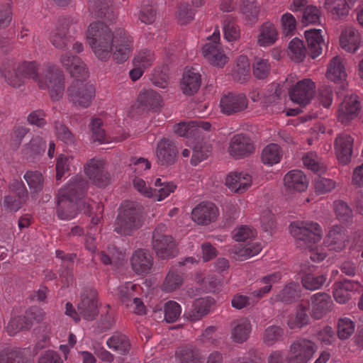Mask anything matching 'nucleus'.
<instances>
[{"label": "nucleus", "instance_id": "55", "mask_svg": "<svg viewBox=\"0 0 363 363\" xmlns=\"http://www.w3.org/2000/svg\"><path fill=\"white\" fill-rule=\"evenodd\" d=\"M74 158L72 156L60 155L56 162V179L60 181L66 173L70 171V167L74 164Z\"/></svg>", "mask_w": 363, "mask_h": 363}, {"label": "nucleus", "instance_id": "48", "mask_svg": "<svg viewBox=\"0 0 363 363\" xmlns=\"http://www.w3.org/2000/svg\"><path fill=\"white\" fill-rule=\"evenodd\" d=\"M154 185L155 194L152 198L159 201L167 198L176 189V185L173 182L162 181L160 178L155 179Z\"/></svg>", "mask_w": 363, "mask_h": 363}, {"label": "nucleus", "instance_id": "22", "mask_svg": "<svg viewBox=\"0 0 363 363\" xmlns=\"http://www.w3.org/2000/svg\"><path fill=\"white\" fill-rule=\"evenodd\" d=\"M60 62L72 77L86 79L88 77L86 65L79 57L65 52L62 55Z\"/></svg>", "mask_w": 363, "mask_h": 363}, {"label": "nucleus", "instance_id": "60", "mask_svg": "<svg viewBox=\"0 0 363 363\" xmlns=\"http://www.w3.org/2000/svg\"><path fill=\"white\" fill-rule=\"evenodd\" d=\"M302 160L304 166L315 173L321 174L325 169L324 164L320 162L318 157L315 153H307Z\"/></svg>", "mask_w": 363, "mask_h": 363}, {"label": "nucleus", "instance_id": "46", "mask_svg": "<svg viewBox=\"0 0 363 363\" xmlns=\"http://www.w3.org/2000/svg\"><path fill=\"white\" fill-rule=\"evenodd\" d=\"M282 157L281 147L274 143L267 145L262 152V161L264 164L272 166L280 162Z\"/></svg>", "mask_w": 363, "mask_h": 363}, {"label": "nucleus", "instance_id": "63", "mask_svg": "<svg viewBox=\"0 0 363 363\" xmlns=\"http://www.w3.org/2000/svg\"><path fill=\"white\" fill-rule=\"evenodd\" d=\"M241 10L246 19L251 21L257 19L259 8L255 0H243Z\"/></svg>", "mask_w": 363, "mask_h": 363}, {"label": "nucleus", "instance_id": "62", "mask_svg": "<svg viewBox=\"0 0 363 363\" xmlns=\"http://www.w3.org/2000/svg\"><path fill=\"white\" fill-rule=\"evenodd\" d=\"M140 289V286L131 281L125 282L121 284L119 288V295L121 301L129 306L128 301L135 297V293Z\"/></svg>", "mask_w": 363, "mask_h": 363}, {"label": "nucleus", "instance_id": "49", "mask_svg": "<svg viewBox=\"0 0 363 363\" xmlns=\"http://www.w3.org/2000/svg\"><path fill=\"white\" fill-rule=\"evenodd\" d=\"M138 101L141 105L156 111L160 106L161 96L153 90H147L139 94Z\"/></svg>", "mask_w": 363, "mask_h": 363}, {"label": "nucleus", "instance_id": "4", "mask_svg": "<svg viewBox=\"0 0 363 363\" xmlns=\"http://www.w3.org/2000/svg\"><path fill=\"white\" fill-rule=\"evenodd\" d=\"M290 233L296 240L302 241L309 248L310 257L312 261L319 262L326 257V252L321 246H313L319 242L323 236L320 225L315 222L296 221L291 223Z\"/></svg>", "mask_w": 363, "mask_h": 363}, {"label": "nucleus", "instance_id": "34", "mask_svg": "<svg viewBox=\"0 0 363 363\" xmlns=\"http://www.w3.org/2000/svg\"><path fill=\"white\" fill-rule=\"evenodd\" d=\"M340 45L348 52H355L359 48L361 36L359 31L352 27L345 28L340 36Z\"/></svg>", "mask_w": 363, "mask_h": 363}, {"label": "nucleus", "instance_id": "28", "mask_svg": "<svg viewBox=\"0 0 363 363\" xmlns=\"http://www.w3.org/2000/svg\"><path fill=\"white\" fill-rule=\"evenodd\" d=\"M333 301L326 293H317L311 297V314L315 319L321 318L331 311Z\"/></svg>", "mask_w": 363, "mask_h": 363}, {"label": "nucleus", "instance_id": "58", "mask_svg": "<svg viewBox=\"0 0 363 363\" xmlns=\"http://www.w3.org/2000/svg\"><path fill=\"white\" fill-rule=\"evenodd\" d=\"M90 128L92 132V138L94 141L100 143H107L110 142L104 129L101 118H94L90 123Z\"/></svg>", "mask_w": 363, "mask_h": 363}, {"label": "nucleus", "instance_id": "30", "mask_svg": "<svg viewBox=\"0 0 363 363\" xmlns=\"http://www.w3.org/2000/svg\"><path fill=\"white\" fill-rule=\"evenodd\" d=\"M285 187L289 191H304L308 186L306 174L299 169H293L286 174L284 178Z\"/></svg>", "mask_w": 363, "mask_h": 363}, {"label": "nucleus", "instance_id": "7", "mask_svg": "<svg viewBox=\"0 0 363 363\" xmlns=\"http://www.w3.org/2000/svg\"><path fill=\"white\" fill-rule=\"evenodd\" d=\"M76 79L67 89L68 99L77 106L87 108L95 96V88L91 84L84 82V79Z\"/></svg>", "mask_w": 363, "mask_h": 363}, {"label": "nucleus", "instance_id": "11", "mask_svg": "<svg viewBox=\"0 0 363 363\" xmlns=\"http://www.w3.org/2000/svg\"><path fill=\"white\" fill-rule=\"evenodd\" d=\"M44 347L38 342L33 354L29 347H6L0 352V363H33V357Z\"/></svg>", "mask_w": 363, "mask_h": 363}, {"label": "nucleus", "instance_id": "14", "mask_svg": "<svg viewBox=\"0 0 363 363\" xmlns=\"http://www.w3.org/2000/svg\"><path fill=\"white\" fill-rule=\"evenodd\" d=\"M315 84L311 79H303L298 81L289 90L291 100L301 106H306L313 99Z\"/></svg>", "mask_w": 363, "mask_h": 363}, {"label": "nucleus", "instance_id": "45", "mask_svg": "<svg viewBox=\"0 0 363 363\" xmlns=\"http://www.w3.org/2000/svg\"><path fill=\"white\" fill-rule=\"evenodd\" d=\"M281 279V274L279 272L263 277L259 281L261 285H264L259 289L254 291L252 294L254 297L260 298L266 294H268L274 284L278 282Z\"/></svg>", "mask_w": 363, "mask_h": 363}, {"label": "nucleus", "instance_id": "29", "mask_svg": "<svg viewBox=\"0 0 363 363\" xmlns=\"http://www.w3.org/2000/svg\"><path fill=\"white\" fill-rule=\"evenodd\" d=\"M214 305V299L210 296L195 300L191 308L184 315L191 321H196L207 315Z\"/></svg>", "mask_w": 363, "mask_h": 363}, {"label": "nucleus", "instance_id": "43", "mask_svg": "<svg viewBox=\"0 0 363 363\" xmlns=\"http://www.w3.org/2000/svg\"><path fill=\"white\" fill-rule=\"evenodd\" d=\"M325 8L335 19L346 16L350 10L346 0H325Z\"/></svg>", "mask_w": 363, "mask_h": 363}, {"label": "nucleus", "instance_id": "27", "mask_svg": "<svg viewBox=\"0 0 363 363\" xmlns=\"http://www.w3.org/2000/svg\"><path fill=\"white\" fill-rule=\"evenodd\" d=\"M252 176L244 172L230 173L226 178L225 184L233 191L242 194L252 185Z\"/></svg>", "mask_w": 363, "mask_h": 363}, {"label": "nucleus", "instance_id": "18", "mask_svg": "<svg viewBox=\"0 0 363 363\" xmlns=\"http://www.w3.org/2000/svg\"><path fill=\"white\" fill-rule=\"evenodd\" d=\"M105 162L102 159L93 158L84 167L85 174L97 186H106L110 180L109 174L104 169Z\"/></svg>", "mask_w": 363, "mask_h": 363}, {"label": "nucleus", "instance_id": "64", "mask_svg": "<svg viewBox=\"0 0 363 363\" xmlns=\"http://www.w3.org/2000/svg\"><path fill=\"white\" fill-rule=\"evenodd\" d=\"M182 313L181 306L174 301H169L164 305V319L167 323H174L178 320Z\"/></svg>", "mask_w": 363, "mask_h": 363}, {"label": "nucleus", "instance_id": "26", "mask_svg": "<svg viewBox=\"0 0 363 363\" xmlns=\"http://www.w3.org/2000/svg\"><path fill=\"white\" fill-rule=\"evenodd\" d=\"M354 139L347 133L340 134L335 139V148L339 162L346 164L351 160Z\"/></svg>", "mask_w": 363, "mask_h": 363}, {"label": "nucleus", "instance_id": "8", "mask_svg": "<svg viewBox=\"0 0 363 363\" xmlns=\"http://www.w3.org/2000/svg\"><path fill=\"white\" fill-rule=\"evenodd\" d=\"M164 225H158L152 235V247L158 257L168 259L176 257L178 249L175 240L171 235L162 233Z\"/></svg>", "mask_w": 363, "mask_h": 363}, {"label": "nucleus", "instance_id": "33", "mask_svg": "<svg viewBox=\"0 0 363 363\" xmlns=\"http://www.w3.org/2000/svg\"><path fill=\"white\" fill-rule=\"evenodd\" d=\"M252 331V325L247 318L234 320L231 323V339L236 343H242L248 340Z\"/></svg>", "mask_w": 363, "mask_h": 363}, {"label": "nucleus", "instance_id": "15", "mask_svg": "<svg viewBox=\"0 0 363 363\" xmlns=\"http://www.w3.org/2000/svg\"><path fill=\"white\" fill-rule=\"evenodd\" d=\"M96 296L97 292L93 288H85L81 293L77 311L85 320H92L98 315Z\"/></svg>", "mask_w": 363, "mask_h": 363}, {"label": "nucleus", "instance_id": "21", "mask_svg": "<svg viewBox=\"0 0 363 363\" xmlns=\"http://www.w3.org/2000/svg\"><path fill=\"white\" fill-rule=\"evenodd\" d=\"M130 265L137 274L146 275L151 272L153 258L148 251L138 249L131 256Z\"/></svg>", "mask_w": 363, "mask_h": 363}, {"label": "nucleus", "instance_id": "44", "mask_svg": "<svg viewBox=\"0 0 363 363\" xmlns=\"http://www.w3.org/2000/svg\"><path fill=\"white\" fill-rule=\"evenodd\" d=\"M107 346L121 354L129 352L130 344L128 338L123 334L116 333L106 340Z\"/></svg>", "mask_w": 363, "mask_h": 363}, {"label": "nucleus", "instance_id": "50", "mask_svg": "<svg viewBox=\"0 0 363 363\" xmlns=\"http://www.w3.org/2000/svg\"><path fill=\"white\" fill-rule=\"evenodd\" d=\"M23 177L32 194H38L43 190L44 178L40 172L27 171Z\"/></svg>", "mask_w": 363, "mask_h": 363}, {"label": "nucleus", "instance_id": "31", "mask_svg": "<svg viewBox=\"0 0 363 363\" xmlns=\"http://www.w3.org/2000/svg\"><path fill=\"white\" fill-rule=\"evenodd\" d=\"M56 257L61 259V268L59 270L60 276L64 286H68L73 280L72 269L75 254H66L62 250H56Z\"/></svg>", "mask_w": 363, "mask_h": 363}, {"label": "nucleus", "instance_id": "61", "mask_svg": "<svg viewBox=\"0 0 363 363\" xmlns=\"http://www.w3.org/2000/svg\"><path fill=\"white\" fill-rule=\"evenodd\" d=\"M254 76L259 79L266 78L270 70V65L267 59L255 57L252 64Z\"/></svg>", "mask_w": 363, "mask_h": 363}, {"label": "nucleus", "instance_id": "17", "mask_svg": "<svg viewBox=\"0 0 363 363\" xmlns=\"http://www.w3.org/2000/svg\"><path fill=\"white\" fill-rule=\"evenodd\" d=\"M155 154L159 165L169 167L176 162L178 149L172 140L162 138L157 145Z\"/></svg>", "mask_w": 363, "mask_h": 363}, {"label": "nucleus", "instance_id": "23", "mask_svg": "<svg viewBox=\"0 0 363 363\" xmlns=\"http://www.w3.org/2000/svg\"><path fill=\"white\" fill-rule=\"evenodd\" d=\"M218 211L211 202H202L192 211L191 217L194 221L200 225H208L216 220Z\"/></svg>", "mask_w": 363, "mask_h": 363}, {"label": "nucleus", "instance_id": "39", "mask_svg": "<svg viewBox=\"0 0 363 363\" xmlns=\"http://www.w3.org/2000/svg\"><path fill=\"white\" fill-rule=\"evenodd\" d=\"M257 36V43L262 47H267L274 44L278 38V31L270 21L264 22L259 28Z\"/></svg>", "mask_w": 363, "mask_h": 363}, {"label": "nucleus", "instance_id": "51", "mask_svg": "<svg viewBox=\"0 0 363 363\" xmlns=\"http://www.w3.org/2000/svg\"><path fill=\"white\" fill-rule=\"evenodd\" d=\"M183 283V278L177 272L171 269L167 273L161 289L164 292H172L179 289Z\"/></svg>", "mask_w": 363, "mask_h": 363}, {"label": "nucleus", "instance_id": "59", "mask_svg": "<svg viewBox=\"0 0 363 363\" xmlns=\"http://www.w3.org/2000/svg\"><path fill=\"white\" fill-rule=\"evenodd\" d=\"M155 60L153 52L147 49L141 50L135 56L133 65L139 66L145 69L152 65Z\"/></svg>", "mask_w": 363, "mask_h": 363}, {"label": "nucleus", "instance_id": "24", "mask_svg": "<svg viewBox=\"0 0 363 363\" xmlns=\"http://www.w3.org/2000/svg\"><path fill=\"white\" fill-rule=\"evenodd\" d=\"M254 145L251 139L244 134L234 135L230 141L229 152L234 157L241 158L253 152Z\"/></svg>", "mask_w": 363, "mask_h": 363}, {"label": "nucleus", "instance_id": "16", "mask_svg": "<svg viewBox=\"0 0 363 363\" xmlns=\"http://www.w3.org/2000/svg\"><path fill=\"white\" fill-rule=\"evenodd\" d=\"M360 109L358 96L355 94L346 95L338 106V121L342 124L349 123L358 116Z\"/></svg>", "mask_w": 363, "mask_h": 363}, {"label": "nucleus", "instance_id": "47", "mask_svg": "<svg viewBox=\"0 0 363 363\" xmlns=\"http://www.w3.org/2000/svg\"><path fill=\"white\" fill-rule=\"evenodd\" d=\"M355 328L356 324L352 318L340 317L337 323V335L340 340H347L354 334Z\"/></svg>", "mask_w": 363, "mask_h": 363}, {"label": "nucleus", "instance_id": "57", "mask_svg": "<svg viewBox=\"0 0 363 363\" xmlns=\"http://www.w3.org/2000/svg\"><path fill=\"white\" fill-rule=\"evenodd\" d=\"M223 34L225 39L228 42L236 41L240 36V28L233 19L228 16L223 21Z\"/></svg>", "mask_w": 363, "mask_h": 363}, {"label": "nucleus", "instance_id": "42", "mask_svg": "<svg viewBox=\"0 0 363 363\" xmlns=\"http://www.w3.org/2000/svg\"><path fill=\"white\" fill-rule=\"evenodd\" d=\"M309 307V303H301L297 308L295 315H291L288 320V325L291 329L300 328L308 324L309 317L307 311Z\"/></svg>", "mask_w": 363, "mask_h": 363}, {"label": "nucleus", "instance_id": "41", "mask_svg": "<svg viewBox=\"0 0 363 363\" xmlns=\"http://www.w3.org/2000/svg\"><path fill=\"white\" fill-rule=\"evenodd\" d=\"M211 147L203 139L196 138L195 144L192 147L191 164L196 166L201 161L206 159L210 155Z\"/></svg>", "mask_w": 363, "mask_h": 363}, {"label": "nucleus", "instance_id": "5", "mask_svg": "<svg viewBox=\"0 0 363 363\" xmlns=\"http://www.w3.org/2000/svg\"><path fill=\"white\" fill-rule=\"evenodd\" d=\"M142 226L141 206L133 201H125L117 216L114 231L123 235H130Z\"/></svg>", "mask_w": 363, "mask_h": 363}, {"label": "nucleus", "instance_id": "20", "mask_svg": "<svg viewBox=\"0 0 363 363\" xmlns=\"http://www.w3.org/2000/svg\"><path fill=\"white\" fill-rule=\"evenodd\" d=\"M9 189L18 198L12 196H6L4 200V205L10 211H17L21 208L23 203L27 199V189L23 182L18 179H14L10 184Z\"/></svg>", "mask_w": 363, "mask_h": 363}, {"label": "nucleus", "instance_id": "56", "mask_svg": "<svg viewBox=\"0 0 363 363\" xmlns=\"http://www.w3.org/2000/svg\"><path fill=\"white\" fill-rule=\"evenodd\" d=\"M301 288L298 284L290 283L286 285L279 294V298L282 302L289 303L300 297Z\"/></svg>", "mask_w": 363, "mask_h": 363}, {"label": "nucleus", "instance_id": "54", "mask_svg": "<svg viewBox=\"0 0 363 363\" xmlns=\"http://www.w3.org/2000/svg\"><path fill=\"white\" fill-rule=\"evenodd\" d=\"M250 62L245 55H240L238 57L236 67L234 71L235 79L242 83L250 77Z\"/></svg>", "mask_w": 363, "mask_h": 363}, {"label": "nucleus", "instance_id": "2", "mask_svg": "<svg viewBox=\"0 0 363 363\" xmlns=\"http://www.w3.org/2000/svg\"><path fill=\"white\" fill-rule=\"evenodd\" d=\"M86 40L96 57L103 62H107L112 55L117 63H123L134 50L133 38L127 31L119 28L113 33L100 21L89 25Z\"/></svg>", "mask_w": 363, "mask_h": 363}, {"label": "nucleus", "instance_id": "38", "mask_svg": "<svg viewBox=\"0 0 363 363\" xmlns=\"http://www.w3.org/2000/svg\"><path fill=\"white\" fill-rule=\"evenodd\" d=\"M315 267L310 266L308 269L303 268L301 272L303 276L301 282L304 288L313 291L320 289L325 282L326 277L324 275H318L314 273Z\"/></svg>", "mask_w": 363, "mask_h": 363}, {"label": "nucleus", "instance_id": "36", "mask_svg": "<svg viewBox=\"0 0 363 363\" xmlns=\"http://www.w3.org/2000/svg\"><path fill=\"white\" fill-rule=\"evenodd\" d=\"M262 249L260 242H248L244 244L240 242L235 245L232 249L233 257L236 259L244 260L259 254Z\"/></svg>", "mask_w": 363, "mask_h": 363}, {"label": "nucleus", "instance_id": "12", "mask_svg": "<svg viewBox=\"0 0 363 363\" xmlns=\"http://www.w3.org/2000/svg\"><path fill=\"white\" fill-rule=\"evenodd\" d=\"M315 350L313 342L306 339L296 340L290 345L289 363H308Z\"/></svg>", "mask_w": 363, "mask_h": 363}, {"label": "nucleus", "instance_id": "1", "mask_svg": "<svg viewBox=\"0 0 363 363\" xmlns=\"http://www.w3.org/2000/svg\"><path fill=\"white\" fill-rule=\"evenodd\" d=\"M0 74L13 87L18 88L24 84L25 79H32L40 89L49 91L52 101H58L63 96V73L51 63H45L39 67L35 62L18 63L13 60H6L0 67Z\"/></svg>", "mask_w": 363, "mask_h": 363}, {"label": "nucleus", "instance_id": "37", "mask_svg": "<svg viewBox=\"0 0 363 363\" xmlns=\"http://www.w3.org/2000/svg\"><path fill=\"white\" fill-rule=\"evenodd\" d=\"M310 55L312 58L318 57L322 53L324 41L320 29H310L305 31Z\"/></svg>", "mask_w": 363, "mask_h": 363}, {"label": "nucleus", "instance_id": "32", "mask_svg": "<svg viewBox=\"0 0 363 363\" xmlns=\"http://www.w3.org/2000/svg\"><path fill=\"white\" fill-rule=\"evenodd\" d=\"M326 77L335 83L343 84L347 74L343 59L340 56L333 57L328 65Z\"/></svg>", "mask_w": 363, "mask_h": 363}, {"label": "nucleus", "instance_id": "19", "mask_svg": "<svg viewBox=\"0 0 363 363\" xmlns=\"http://www.w3.org/2000/svg\"><path fill=\"white\" fill-rule=\"evenodd\" d=\"M247 105V99L243 94L228 93L220 100L221 112L228 116L243 111Z\"/></svg>", "mask_w": 363, "mask_h": 363}, {"label": "nucleus", "instance_id": "3", "mask_svg": "<svg viewBox=\"0 0 363 363\" xmlns=\"http://www.w3.org/2000/svg\"><path fill=\"white\" fill-rule=\"evenodd\" d=\"M88 182L82 175L72 177L69 182L60 189L57 194V214L61 220H71L77 214L76 201L80 199L87 189Z\"/></svg>", "mask_w": 363, "mask_h": 363}, {"label": "nucleus", "instance_id": "40", "mask_svg": "<svg viewBox=\"0 0 363 363\" xmlns=\"http://www.w3.org/2000/svg\"><path fill=\"white\" fill-rule=\"evenodd\" d=\"M325 244L330 250L340 251L345 247L344 230L339 225L333 226L325 240Z\"/></svg>", "mask_w": 363, "mask_h": 363}, {"label": "nucleus", "instance_id": "53", "mask_svg": "<svg viewBox=\"0 0 363 363\" xmlns=\"http://www.w3.org/2000/svg\"><path fill=\"white\" fill-rule=\"evenodd\" d=\"M284 330L278 325H269L264 331L262 334V340L264 343L268 346H272L276 342L282 340Z\"/></svg>", "mask_w": 363, "mask_h": 363}, {"label": "nucleus", "instance_id": "13", "mask_svg": "<svg viewBox=\"0 0 363 363\" xmlns=\"http://www.w3.org/2000/svg\"><path fill=\"white\" fill-rule=\"evenodd\" d=\"M315 350L313 342L306 339L296 340L290 345L289 363H308Z\"/></svg>", "mask_w": 363, "mask_h": 363}, {"label": "nucleus", "instance_id": "10", "mask_svg": "<svg viewBox=\"0 0 363 363\" xmlns=\"http://www.w3.org/2000/svg\"><path fill=\"white\" fill-rule=\"evenodd\" d=\"M45 315L44 311L38 307H32L26 311L24 315L12 317L9 321L6 330L9 335L13 336L18 332L29 329L33 321L39 322Z\"/></svg>", "mask_w": 363, "mask_h": 363}, {"label": "nucleus", "instance_id": "25", "mask_svg": "<svg viewBox=\"0 0 363 363\" xmlns=\"http://www.w3.org/2000/svg\"><path fill=\"white\" fill-rule=\"evenodd\" d=\"M203 359L201 350L191 344L182 345L175 351L177 363H202Z\"/></svg>", "mask_w": 363, "mask_h": 363}, {"label": "nucleus", "instance_id": "6", "mask_svg": "<svg viewBox=\"0 0 363 363\" xmlns=\"http://www.w3.org/2000/svg\"><path fill=\"white\" fill-rule=\"evenodd\" d=\"M81 30L82 27L79 24L78 16L61 17L58 19L55 28L50 31L49 40L55 48L65 50L72 41L71 30L75 33Z\"/></svg>", "mask_w": 363, "mask_h": 363}, {"label": "nucleus", "instance_id": "9", "mask_svg": "<svg viewBox=\"0 0 363 363\" xmlns=\"http://www.w3.org/2000/svg\"><path fill=\"white\" fill-rule=\"evenodd\" d=\"M220 38V30L216 28L213 34L207 38L208 42L202 47V54L211 65L223 67L228 61V57L224 53Z\"/></svg>", "mask_w": 363, "mask_h": 363}, {"label": "nucleus", "instance_id": "35", "mask_svg": "<svg viewBox=\"0 0 363 363\" xmlns=\"http://www.w3.org/2000/svg\"><path fill=\"white\" fill-rule=\"evenodd\" d=\"M201 75L194 69H187L184 72L181 88L184 94L194 95L201 86Z\"/></svg>", "mask_w": 363, "mask_h": 363}, {"label": "nucleus", "instance_id": "52", "mask_svg": "<svg viewBox=\"0 0 363 363\" xmlns=\"http://www.w3.org/2000/svg\"><path fill=\"white\" fill-rule=\"evenodd\" d=\"M288 55L290 58L296 62H301L304 60L306 54V49L303 42L295 38L289 43Z\"/></svg>", "mask_w": 363, "mask_h": 363}]
</instances>
